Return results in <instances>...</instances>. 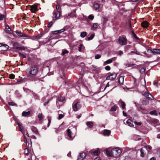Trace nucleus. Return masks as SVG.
Masks as SVG:
<instances>
[{
    "label": "nucleus",
    "instance_id": "obj_1",
    "mask_svg": "<svg viewBox=\"0 0 160 160\" xmlns=\"http://www.w3.org/2000/svg\"><path fill=\"white\" fill-rule=\"evenodd\" d=\"M121 152V150L117 148H112L111 151L108 149L106 150V153L107 155L109 156H112L115 158L118 157Z\"/></svg>",
    "mask_w": 160,
    "mask_h": 160
},
{
    "label": "nucleus",
    "instance_id": "obj_2",
    "mask_svg": "<svg viewBox=\"0 0 160 160\" xmlns=\"http://www.w3.org/2000/svg\"><path fill=\"white\" fill-rule=\"evenodd\" d=\"M24 142L25 143H26V146L27 147L24 150V154L25 155L28 156L29 155L31 157V156L32 155V154L31 153L30 151H29L28 149V147H29V145H30V146H31V141H30V143L29 144V140L28 139V140H27V139H26L25 137L24 136Z\"/></svg>",
    "mask_w": 160,
    "mask_h": 160
},
{
    "label": "nucleus",
    "instance_id": "obj_3",
    "mask_svg": "<svg viewBox=\"0 0 160 160\" xmlns=\"http://www.w3.org/2000/svg\"><path fill=\"white\" fill-rule=\"evenodd\" d=\"M38 67L37 65H35L32 67L31 70L28 72V75L29 76L32 75L33 76L36 75L38 72Z\"/></svg>",
    "mask_w": 160,
    "mask_h": 160
},
{
    "label": "nucleus",
    "instance_id": "obj_4",
    "mask_svg": "<svg viewBox=\"0 0 160 160\" xmlns=\"http://www.w3.org/2000/svg\"><path fill=\"white\" fill-rule=\"evenodd\" d=\"M65 100V98L62 97H58L56 101V104L58 108H59L60 106L62 105L63 102Z\"/></svg>",
    "mask_w": 160,
    "mask_h": 160
},
{
    "label": "nucleus",
    "instance_id": "obj_5",
    "mask_svg": "<svg viewBox=\"0 0 160 160\" xmlns=\"http://www.w3.org/2000/svg\"><path fill=\"white\" fill-rule=\"evenodd\" d=\"M118 42L119 44L122 45H126L127 44V40L125 37L124 36L119 37Z\"/></svg>",
    "mask_w": 160,
    "mask_h": 160
},
{
    "label": "nucleus",
    "instance_id": "obj_6",
    "mask_svg": "<svg viewBox=\"0 0 160 160\" xmlns=\"http://www.w3.org/2000/svg\"><path fill=\"white\" fill-rule=\"evenodd\" d=\"M13 48L16 49L18 50H24L25 49L24 47L21 46L17 42H14L13 43Z\"/></svg>",
    "mask_w": 160,
    "mask_h": 160
},
{
    "label": "nucleus",
    "instance_id": "obj_7",
    "mask_svg": "<svg viewBox=\"0 0 160 160\" xmlns=\"http://www.w3.org/2000/svg\"><path fill=\"white\" fill-rule=\"evenodd\" d=\"M82 106L79 102H75L73 106L72 109L74 111H77L79 110L81 108Z\"/></svg>",
    "mask_w": 160,
    "mask_h": 160
},
{
    "label": "nucleus",
    "instance_id": "obj_8",
    "mask_svg": "<svg viewBox=\"0 0 160 160\" xmlns=\"http://www.w3.org/2000/svg\"><path fill=\"white\" fill-rule=\"evenodd\" d=\"M61 12L59 10V11H57L54 13L52 17L53 20L54 21L58 19L60 16Z\"/></svg>",
    "mask_w": 160,
    "mask_h": 160
},
{
    "label": "nucleus",
    "instance_id": "obj_9",
    "mask_svg": "<svg viewBox=\"0 0 160 160\" xmlns=\"http://www.w3.org/2000/svg\"><path fill=\"white\" fill-rule=\"evenodd\" d=\"M117 75L115 73H112L108 76L106 78V80H113L116 78Z\"/></svg>",
    "mask_w": 160,
    "mask_h": 160
},
{
    "label": "nucleus",
    "instance_id": "obj_10",
    "mask_svg": "<svg viewBox=\"0 0 160 160\" xmlns=\"http://www.w3.org/2000/svg\"><path fill=\"white\" fill-rule=\"evenodd\" d=\"M5 31L6 33L9 34H12V31L11 30L10 27L8 25L6 26Z\"/></svg>",
    "mask_w": 160,
    "mask_h": 160
},
{
    "label": "nucleus",
    "instance_id": "obj_11",
    "mask_svg": "<svg viewBox=\"0 0 160 160\" xmlns=\"http://www.w3.org/2000/svg\"><path fill=\"white\" fill-rule=\"evenodd\" d=\"M86 156V153L85 152H82L79 154L78 157V160H83Z\"/></svg>",
    "mask_w": 160,
    "mask_h": 160
},
{
    "label": "nucleus",
    "instance_id": "obj_12",
    "mask_svg": "<svg viewBox=\"0 0 160 160\" xmlns=\"http://www.w3.org/2000/svg\"><path fill=\"white\" fill-rule=\"evenodd\" d=\"M151 52L153 54H160V50L158 49H154L152 50H150Z\"/></svg>",
    "mask_w": 160,
    "mask_h": 160
},
{
    "label": "nucleus",
    "instance_id": "obj_13",
    "mask_svg": "<svg viewBox=\"0 0 160 160\" xmlns=\"http://www.w3.org/2000/svg\"><path fill=\"white\" fill-rule=\"evenodd\" d=\"M30 8L29 9L32 12H34L37 10V6L36 5H33L30 6Z\"/></svg>",
    "mask_w": 160,
    "mask_h": 160
},
{
    "label": "nucleus",
    "instance_id": "obj_14",
    "mask_svg": "<svg viewBox=\"0 0 160 160\" xmlns=\"http://www.w3.org/2000/svg\"><path fill=\"white\" fill-rule=\"evenodd\" d=\"M67 132L68 133V136L69 138L68 139L69 140H72L73 138L71 136V132L70 129H68L67 130Z\"/></svg>",
    "mask_w": 160,
    "mask_h": 160
},
{
    "label": "nucleus",
    "instance_id": "obj_15",
    "mask_svg": "<svg viewBox=\"0 0 160 160\" xmlns=\"http://www.w3.org/2000/svg\"><path fill=\"white\" fill-rule=\"evenodd\" d=\"M87 125L90 128H92L93 126V122H86Z\"/></svg>",
    "mask_w": 160,
    "mask_h": 160
},
{
    "label": "nucleus",
    "instance_id": "obj_16",
    "mask_svg": "<svg viewBox=\"0 0 160 160\" xmlns=\"http://www.w3.org/2000/svg\"><path fill=\"white\" fill-rule=\"evenodd\" d=\"M116 59V57H113L107 60L105 62V63L106 64H109L111 63L112 61H115Z\"/></svg>",
    "mask_w": 160,
    "mask_h": 160
},
{
    "label": "nucleus",
    "instance_id": "obj_17",
    "mask_svg": "<svg viewBox=\"0 0 160 160\" xmlns=\"http://www.w3.org/2000/svg\"><path fill=\"white\" fill-rule=\"evenodd\" d=\"M98 26V24L97 23H93L92 26L91 28L92 30H94L96 29Z\"/></svg>",
    "mask_w": 160,
    "mask_h": 160
},
{
    "label": "nucleus",
    "instance_id": "obj_18",
    "mask_svg": "<svg viewBox=\"0 0 160 160\" xmlns=\"http://www.w3.org/2000/svg\"><path fill=\"white\" fill-rule=\"evenodd\" d=\"M76 15V11L75 10H74L71 13H68V16H69L70 17L73 18L75 17Z\"/></svg>",
    "mask_w": 160,
    "mask_h": 160
},
{
    "label": "nucleus",
    "instance_id": "obj_19",
    "mask_svg": "<svg viewBox=\"0 0 160 160\" xmlns=\"http://www.w3.org/2000/svg\"><path fill=\"white\" fill-rule=\"evenodd\" d=\"M31 113L30 111H28L27 112L23 111L22 113V115L24 117H26L29 115Z\"/></svg>",
    "mask_w": 160,
    "mask_h": 160
},
{
    "label": "nucleus",
    "instance_id": "obj_20",
    "mask_svg": "<svg viewBox=\"0 0 160 160\" xmlns=\"http://www.w3.org/2000/svg\"><path fill=\"white\" fill-rule=\"evenodd\" d=\"M111 131L109 130L106 129L104 130L103 134L104 135L108 136L110 134Z\"/></svg>",
    "mask_w": 160,
    "mask_h": 160
},
{
    "label": "nucleus",
    "instance_id": "obj_21",
    "mask_svg": "<svg viewBox=\"0 0 160 160\" xmlns=\"http://www.w3.org/2000/svg\"><path fill=\"white\" fill-rule=\"evenodd\" d=\"M16 32L17 33L18 36L19 37H28V35H25V34H24L22 32Z\"/></svg>",
    "mask_w": 160,
    "mask_h": 160
},
{
    "label": "nucleus",
    "instance_id": "obj_22",
    "mask_svg": "<svg viewBox=\"0 0 160 160\" xmlns=\"http://www.w3.org/2000/svg\"><path fill=\"white\" fill-rule=\"evenodd\" d=\"M142 26L144 28H146L148 26V23L147 22L144 21L142 23Z\"/></svg>",
    "mask_w": 160,
    "mask_h": 160
},
{
    "label": "nucleus",
    "instance_id": "obj_23",
    "mask_svg": "<svg viewBox=\"0 0 160 160\" xmlns=\"http://www.w3.org/2000/svg\"><path fill=\"white\" fill-rule=\"evenodd\" d=\"M127 123L130 127H133L134 125L132 124V122L130 119H128L126 122Z\"/></svg>",
    "mask_w": 160,
    "mask_h": 160
},
{
    "label": "nucleus",
    "instance_id": "obj_24",
    "mask_svg": "<svg viewBox=\"0 0 160 160\" xmlns=\"http://www.w3.org/2000/svg\"><path fill=\"white\" fill-rule=\"evenodd\" d=\"M124 78L123 77L121 76L118 79V82L120 84H122L124 82Z\"/></svg>",
    "mask_w": 160,
    "mask_h": 160
},
{
    "label": "nucleus",
    "instance_id": "obj_25",
    "mask_svg": "<svg viewBox=\"0 0 160 160\" xmlns=\"http://www.w3.org/2000/svg\"><path fill=\"white\" fill-rule=\"evenodd\" d=\"M42 35L41 34L38 35L37 36L33 37V39L34 40H37L38 39L42 37Z\"/></svg>",
    "mask_w": 160,
    "mask_h": 160
},
{
    "label": "nucleus",
    "instance_id": "obj_26",
    "mask_svg": "<svg viewBox=\"0 0 160 160\" xmlns=\"http://www.w3.org/2000/svg\"><path fill=\"white\" fill-rule=\"evenodd\" d=\"M31 129L34 132V133H36V134H38V131L36 128L35 127H34L33 126H32L31 127Z\"/></svg>",
    "mask_w": 160,
    "mask_h": 160
},
{
    "label": "nucleus",
    "instance_id": "obj_27",
    "mask_svg": "<svg viewBox=\"0 0 160 160\" xmlns=\"http://www.w3.org/2000/svg\"><path fill=\"white\" fill-rule=\"evenodd\" d=\"M124 65L126 66V67H131L135 65L134 64L128 63H124Z\"/></svg>",
    "mask_w": 160,
    "mask_h": 160
},
{
    "label": "nucleus",
    "instance_id": "obj_28",
    "mask_svg": "<svg viewBox=\"0 0 160 160\" xmlns=\"http://www.w3.org/2000/svg\"><path fill=\"white\" fill-rule=\"evenodd\" d=\"M56 9L57 11H60V12H61V7L60 6V4L58 3H57V5L56 7Z\"/></svg>",
    "mask_w": 160,
    "mask_h": 160
},
{
    "label": "nucleus",
    "instance_id": "obj_29",
    "mask_svg": "<svg viewBox=\"0 0 160 160\" xmlns=\"http://www.w3.org/2000/svg\"><path fill=\"white\" fill-rule=\"evenodd\" d=\"M91 153L93 155H98L99 154L100 152L98 150H96L92 152Z\"/></svg>",
    "mask_w": 160,
    "mask_h": 160
},
{
    "label": "nucleus",
    "instance_id": "obj_30",
    "mask_svg": "<svg viewBox=\"0 0 160 160\" xmlns=\"http://www.w3.org/2000/svg\"><path fill=\"white\" fill-rule=\"evenodd\" d=\"M64 31V29H62L59 30H56L53 32V33L57 34L63 32Z\"/></svg>",
    "mask_w": 160,
    "mask_h": 160
},
{
    "label": "nucleus",
    "instance_id": "obj_31",
    "mask_svg": "<svg viewBox=\"0 0 160 160\" xmlns=\"http://www.w3.org/2000/svg\"><path fill=\"white\" fill-rule=\"evenodd\" d=\"M149 103V101L147 100L146 99H145L143 100L142 101V104L144 105H146Z\"/></svg>",
    "mask_w": 160,
    "mask_h": 160
},
{
    "label": "nucleus",
    "instance_id": "obj_32",
    "mask_svg": "<svg viewBox=\"0 0 160 160\" xmlns=\"http://www.w3.org/2000/svg\"><path fill=\"white\" fill-rule=\"evenodd\" d=\"M93 7L96 10L98 9L99 8V5L97 3H95L93 5Z\"/></svg>",
    "mask_w": 160,
    "mask_h": 160
},
{
    "label": "nucleus",
    "instance_id": "obj_33",
    "mask_svg": "<svg viewBox=\"0 0 160 160\" xmlns=\"http://www.w3.org/2000/svg\"><path fill=\"white\" fill-rule=\"evenodd\" d=\"M142 94L144 96L147 98H148L149 95H148V94H149V93L148 92H143L142 93Z\"/></svg>",
    "mask_w": 160,
    "mask_h": 160
},
{
    "label": "nucleus",
    "instance_id": "obj_34",
    "mask_svg": "<svg viewBox=\"0 0 160 160\" xmlns=\"http://www.w3.org/2000/svg\"><path fill=\"white\" fill-rule=\"evenodd\" d=\"M2 46L6 47V50L8 49L9 48V46L8 45L6 44H3L2 43H0V47Z\"/></svg>",
    "mask_w": 160,
    "mask_h": 160
},
{
    "label": "nucleus",
    "instance_id": "obj_35",
    "mask_svg": "<svg viewBox=\"0 0 160 160\" xmlns=\"http://www.w3.org/2000/svg\"><path fill=\"white\" fill-rule=\"evenodd\" d=\"M87 35V32H83L81 33L80 36L82 38L85 37Z\"/></svg>",
    "mask_w": 160,
    "mask_h": 160
},
{
    "label": "nucleus",
    "instance_id": "obj_36",
    "mask_svg": "<svg viewBox=\"0 0 160 160\" xmlns=\"http://www.w3.org/2000/svg\"><path fill=\"white\" fill-rule=\"evenodd\" d=\"M140 156L142 157H144V153L143 150L142 148L140 149Z\"/></svg>",
    "mask_w": 160,
    "mask_h": 160
},
{
    "label": "nucleus",
    "instance_id": "obj_37",
    "mask_svg": "<svg viewBox=\"0 0 160 160\" xmlns=\"http://www.w3.org/2000/svg\"><path fill=\"white\" fill-rule=\"evenodd\" d=\"M121 106L122 107V109H124L125 108V106H126V104H125V103L124 102L122 101V102H121Z\"/></svg>",
    "mask_w": 160,
    "mask_h": 160
},
{
    "label": "nucleus",
    "instance_id": "obj_38",
    "mask_svg": "<svg viewBox=\"0 0 160 160\" xmlns=\"http://www.w3.org/2000/svg\"><path fill=\"white\" fill-rule=\"evenodd\" d=\"M132 35L134 37V38L137 40L139 38L137 37V36L136 35L135 33L132 30Z\"/></svg>",
    "mask_w": 160,
    "mask_h": 160
},
{
    "label": "nucleus",
    "instance_id": "obj_39",
    "mask_svg": "<svg viewBox=\"0 0 160 160\" xmlns=\"http://www.w3.org/2000/svg\"><path fill=\"white\" fill-rule=\"evenodd\" d=\"M116 106L115 105H114L111 108V110L112 111H115L116 110Z\"/></svg>",
    "mask_w": 160,
    "mask_h": 160
},
{
    "label": "nucleus",
    "instance_id": "obj_40",
    "mask_svg": "<svg viewBox=\"0 0 160 160\" xmlns=\"http://www.w3.org/2000/svg\"><path fill=\"white\" fill-rule=\"evenodd\" d=\"M94 36V34H92L91 35L90 37L88 38V40H90L93 39Z\"/></svg>",
    "mask_w": 160,
    "mask_h": 160
},
{
    "label": "nucleus",
    "instance_id": "obj_41",
    "mask_svg": "<svg viewBox=\"0 0 160 160\" xmlns=\"http://www.w3.org/2000/svg\"><path fill=\"white\" fill-rule=\"evenodd\" d=\"M148 95H149L148 99L149 100H152L153 99V97L152 96V95L150 94L149 93V94H148Z\"/></svg>",
    "mask_w": 160,
    "mask_h": 160
},
{
    "label": "nucleus",
    "instance_id": "obj_42",
    "mask_svg": "<svg viewBox=\"0 0 160 160\" xmlns=\"http://www.w3.org/2000/svg\"><path fill=\"white\" fill-rule=\"evenodd\" d=\"M47 118H48V127H49L50 125V124L51 123V118L49 117L48 116L47 117Z\"/></svg>",
    "mask_w": 160,
    "mask_h": 160
},
{
    "label": "nucleus",
    "instance_id": "obj_43",
    "mask_svg": "<svg viewBox=\"0 0 160 160\" xmlns=\"http://www.w3.org/2000/svg\"><path fill=\"white\" fill-rule=\"evenodd\" d=\"M103 22L104 23L106 22H107L108 20V18H107L106 17H103Z\"/></svg>",
    "mask_w": 160,
    "mask_h": 160
},
{
    "label": "nucleus",
    "instance_id": "obj_44",
    "mask_svg": "<svg viewBox=\"0 0 160 160\" xmlns=\"http://www.w3.org/2000/svg\"><path fill=\"white\" fill-rule=\"evenodd\" d=\"M38 117L39 118V120H41L42 118V114L39 113L38 115Z\"/></svg>",
    "mask_w": 160,
    "mask_h": 160
},
{
    "label": "nucleus",
    "instance_id": "obj_45",
    "mask_svg": "<svg viewBox=\"0 0 160 160\" xmlns=\"http://www.w3.org/2000/svg\"><path fill=\"white\" fill-rule=\"evenodd\" d=\"M8 104L10 105L11 106H16L17 104L13 102H8Z\"/></svg>",
    "mask_w": 160,
    "mask_h": 160
},
{
    "label": "nucleus",
    "instance_id": "obj_46",
    "mask_svg": "<svg viewBox=\"0 0 160 160\" xmlns=\"http://www.w3.org/2000/svg\"><path fill=\"white\" fill-rule=\"evenodd\" d=\"M94 18V16L92 14L90 15L88 17V18L91 20H93Z\"/></svg>",
    "mask_w": 160,
    "mask_h": 160
},
{
    "label": "nucleus",
    "instance_id": "obj_47",
    "mask_svg": "<svg viewBox=\"0 0 160 160\" xmlns=\"http://www.w3.org/2000/svg\"><path fill=\"white\" fill-rule=\"evenodd\" d=\"M68 53V51L67 50H64L62 52V55H64V54H65L66 53Z\"/></svg>",
    "mask_w": 160,
    "mask_h": 160
},
{
    "label": "nucleus",
    "instance_id": "obj_48",
    "mask_svg": "<svg viewBox=\"0 0 160 160\" xmlns=\"http://www.w3.org/2000/svg\"><path fill=\"white\" fill-rule=\"evenodd\" d=\"M64 116V114H59L58 115V119L60 120V119H61V118H63V117Z\"/></svg>",
    "mask_w": 160,
    "mask_h": 160
},
{
    "label": "nucleus",
    "instance_id": "obj_49",
    "mask_svg": "<svg viewBox=\"0 0 160 160\" xmlns=\"http://www.w3.org/2000/svg\"><path fill=\"white\" fill-rule=\"evenodd\" d=\"M9 78L11 79H13L15 78V75L12 74H11L9 75Z\"/></svg>",
    "mask_w": 160,
    "mask_h": 160
},
{
    "label": "nucleus",
    "instance_id": "obj_50",
    "mask_svg": "<svg viewBox=\"0 0 160 160\" xmlns=\"http://www.w3.org/2000/svg\"><path fill=\"white\" fill-rule=\"evenodd\" d=\"M101 57V56L99 54H97L95 57V59H98L100 58Z\"/></svg>",
    "mask_w": 160,
    "mask_h": 160
},
{
    "label": "nucleus",
    "instance_id": "obj_51",
    "mask_svg": "<svg viewBox=\"0 0 160 160\" xmlns=\"http://www.w3.org/2000/svg\"><path fill=\"white\" fill-rule=\"evenodd\" d=\"M55 132L56 133H58V132L60 131L61 129L60 127H58L57 128H55Z\"/></svg>",
    "mask_w": 160,
    "mask_h": 160
},
{
    "label": "nucleus",
    "instance_id": "obj_52",
    "mask_svg": "<svg viewBox=\"0 0 160 160\" xmlns=\"http://www.w3.org/2000/svg\"><path fill=\"white\" fill-rule=\"evenodd\" d=\"M5 17V16L3 15L0 14V20H2Z\"/></svg>",
    "mask_w": 160,
    "mask_h": 160
},
{
    "label": "nucleus",
    "instance_id": "obj_53",
    "mask_svg": "<svg viewBox=\"0 0 160 160\" xmlns=\"http://www.w3.org/2000/svg\"><path fill=\"white\" fill-rule=\"evenodd\" d=\"M18 125L20 131L21 132L23 129L22 127L19 123H18Z\"/></svg>",
    "mask_w": 160,
    "mask_h": 160
},
{
    "label": "nucleus",
    "instance_id": "obj_54",
    "mask_svg": "<svg viewBox=\"0 0 160 160\" xmlns=\"http://www.w3.org/2000/svg\"><path fill=\"white\" fill-rule=\"evenodd\" d=\"M82 45L81 44H80L78 47V51L81 52L82 50Z\"/></svg>",
    "mask_w": 160,
    "mask_h": 160
},
{
    "label": "nucleus",
    "instance_id": "obj_55",
    "mask_svg": "<svg viewBox=\"0 0 160 160\" xmlns=\"http://www.w3.org/2000/svg\"><path fill=\"white\" fill-rule=\"evenodd\" d=\"M134 123L137 126H140L142 124V123L141 122H138L136 121L134 122Z\"/></svg>",
    "mask_w": 160,
    "mask_h": 160
},
{
    "label": "nucleus",
    "instance_id": "obj_56",
    "mask_svg": "<svg viewBox=\"0 0 160 160\" xmlns=\"http://www.w3.org/2000/svg\"><path fill=\"white\" fill-rule=\"evenodd\" d=\"M53 24V22H51L48 25V28L51 27Z\"/></svg>",
    "mask_w": 160,
    "mask_h": 160
},
{
    "label": "nucleus",
    "instance_id": "obj_57",
    "mask_svg": "<svg viewBox=\"0 0 160 160\" xmlns=\"http://www.w3.org/2000/svg\"><path fill=\"white\" fill-rule=\"evenodd\" d=\"M156 111H151L150 112V114H151V115H153V114H155V113H156Z\"/></svg>",
    "mask_w": 160,
    "mask_h": 160
},
{
    "label": "nucleus",
    "instance_id": "obj_58",
    "mask_svg": "<svg viewBox=\"0 0 160 160\" xmlns=\"http://www.w3.org/2000/svg\"><path fill=\"white\" fill-rule=\"evenodd\" d=\"M105 68L107 70H110L111 68L110 66H107L105 67Z\"/></svg>",
    "mask_w": 160,
    "mask_h": 160
},
{
    "label": "nucleus",
    "instance_id": "obj_59",
    "mask_svg": "<svg viewBox=\"0 0 160 160\" xmlns=\"http://www.w3.org/2000/svg\"><path fill=\"white\" fill-rule=\"evenodd\" d=\"M19 55L20 56H22V57L23 58H26V56H25V55L22 54L20 53H19Z\"/></svg>",
    "mask_w": 160,
    "mask_h": 160
},
{
    "label": "nucleus",
    "instance_id": "obj_60",
    "mask_svg": "<svg viewBox=\"0 0 160 160\" xmlns=\"http://www.w3.org/2000/svg\"><path fill=\"white\" fill-rule=\"evenodd\" d=\"M145 147L147 149H152V147L151 146H145Z\"/></svg>",
    "mask_w": 160,
    "mask_h": 160
},
{
    "label": "nucleus",
    "instance_id": "obj_61",
    "mask_svg": "<svg viewBox=\"0 0 160 160\" xmlns=\"http://www.w3.org/2000/svg\"><path fill=\"white\" fill-rule=\"evenodd\" d=\"M131 52L132 53H136V54H138V55H140V52H139L138 53L137 52V51H136V52H135V51H132Z\"/></svg>",
    "mask_w": 160,
    "mask_h": 160
},
{
    "label": "nucleus",
    "instance_id": "obj_62",
    "mask_svg": "<svg viewBox=\"0 0 160 160\" xmlns=\"http://www.w3.org/2000/svg\"><path fill=\"white\" fill-rule=\"evenodd\" d=\"M123 52L121 51H120L118 52V54L119 55H121L122 54H123Z\"/></svg>",
    "mask_w": 160,
    "mask_h": 160
},
{
    "label": "nucleus",
    "instance_id": "obj_63",
    "mask_svg": "<svg viewBox=\"0 0 160 160\" xmlns=\"http://www.w3.org/2000/svg\"><path fill=\"white\" fill-rule=\"evenodd\" d=\"M150 160H156V158L154 157H152L151 158Z\"/></svg>",
    "mask_w": 160,
    "mask_h": 160
},
{
    "label": "nucleus",
    "instance_id": "obj_64",
    "mask_svg": "<svg viewBox=\"0 0 160 160\" xmlns=\"http://www.w3.org/2000/svg\"><path fill=\"white\" fill-rule=\"evenodd\" d=\"M94 160H101V159L98 158H96L94 159Z\"/></svg>",
    "mask_w": 160,
    "mask_h": 160
}]
</instances>
